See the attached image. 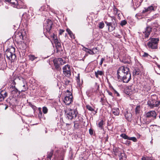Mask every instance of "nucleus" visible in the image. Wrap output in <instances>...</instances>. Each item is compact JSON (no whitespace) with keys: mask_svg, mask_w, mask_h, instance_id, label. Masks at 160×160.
Wrapping results in <instances>:
<instances>
[{"mask_svg":"<svg viewBox=\"0 0 160 160\" xmlns=\"http://www.w3.org/2000/svg\"><path fill=\"white\" fill-rule=\"evenodd\" d=\"M158 68L157 69H160V65H158Z\"/></svg>","mask_w":160,"mask_h":160,"instance_id":"obj_53","label":"nucleus"},{"mask_svg":"<svg viewBox=\"0 0 160 160\" xmlns=\"http://www.w3.org/2000/svg\"><path fill=\"white\" fill-rule=\"evenodd\" d=\"M117 73L118 78L122 80L123 82L128 83L131 79L129 69L126 67H121L118 70Z\"/></svg>","mask_w":160,"mask_h":160,"instance_id":"obj_1","label":"nucleus"},{"mask_svg":"<svg viewBox=\"0 0 160 160\" xmlns=\"http://www.w3.org/2000/svg\"><path fill=\"white\" fill-rule=\"evenodd\" d=\"M103 74V72L102 71H98L97 72H95V75L97 78L98 77V75H102Z\"/></svg>","mask_w":160,"mask_h":160,"instance_id":"obj_25","label":"nucleus"},{"mask_svg":"<svg viewBox=\"0 0 160 160\" xmlns=\"http://www.w3.org/2000/svg\"><path fill=\"white\" fill-rule=\"evenodd\" d=\"M53 62L54 64L55 68L58 70H61V68L60 67V65L59 61H58V58H55L53 59Z\"/></svg>","mask_w":160,"mask_h":160,"instance_id":"obj_15","label":"nucleus"},{"mask_svg":"<svg viewBox=\"0 0 160 160\" xmlns=\"http://www.w3.org/2000/svg\"><path fill=\"white\" fill-rule=\"evenodd\" d=\"M114 94H116L117 96H119V93L114 89L113 90Z\"/></svg>","mask_w":160,"mask_h":160,"instance_id":"obj_44","label":"nucleus"},{"mask_svg":"<svg viewBox=\"0 0 160 160\" xmlns=\"http://www.w3.org/2000/svg\"><path fill=\"white\" fill-rule=\"evenodd\" d=\"M107 92L108 93V95H109L110 96H112V97H114L112 95V93L109 91L108 90L107 91Z\"/></svg>","mask_w":160,"mask_h":160,"instance_id":"obj_43","label":"nucleus"},{"mask_svg":"<svg viewBox=\"0 0 160 160\" xmlns=\"http://www.w3.org/2000/svg\"><path fill=\"white\" fill-rule=\"evenodd\" d=\"M158 25L156 23H153L151 24V26H147L145 28V30L143 32V37L145 39L148 38L152 30H153L155 32L157 31L156 28L158 27Z\"/></svg>","mask_w":160,"mask_h":160,"instance_id":"obj_2","label":"nucleus"},{"mask_svg":"<svg viewBox=\"0 0 160 160\" xmlns=\"http://www.w3.org/2000/svg\"><path fill=\"white\" fill-rule=\"evenodd\" d=\"M6 108H7V107H6L5 109H6Z\"/></svg>","mask_w":160,"mask_h":160,"instance_id":"obj_61","label":"nucleus"},{"mask_svg":"<svg viewBox=\"0 0 160 160\" xmlns=\"http://www.w3.org/2000/svg\"><path fill=\"white\" fill-rule=\"evenodd\" d=\"M38 109L39 110V111L38 114V117L40 118H42V113L41 110V108H39Z\"/></svg>","mask_w":160,"mask_h":160,"instance_id":"obj_33","label":"nucleus"},{"mask_svg":"<svg viewBox=\"0 0 160 160\" xmlns=\"http://www.w3.org/2000/svg\"><path fill=\"white\" fill-rule=\"evenodd\" d=\"M86 108L88 110L91 111H92L94 110V109L89 105H87L86 106Z\"/></svg>","mask_w":160,"mask_h":160,"instance_id":"obj_35","label":"nucleus"},{"mask_svg":"<svg viewBox=\"0 0 160 160\" xmlns=\"http://www.w3.org/2000/svg\"><path fill=\"white\" fill-rule=\"evenodd\" d=\"M29 105H30L31 107L34 110L36 108V107L32 105V104H29Z\"/></svg>","mask_w":160,"mask_h":160,"instance_id":"obj_48","label":"nucleus"},{"mask_svg":"<svg viewBox=\"0 0 160 160\" xmlns=\"http://www.w3.org/2000/svg\"><path fill=\"white\" fill-rule=\"evenodd\" d=\"M8 2H10L14 5H16L18 3L16 0H10Z\"/></svg>","mask_w":160,"mask_h":160,"instance_id":"obj_29","label":"nucleus"},{"mask_svg":"<svg viewBox=\"0 0 160 160\" xmlns=\"http://www.w3.org/2000/svg\"><path fill=\"white\" fill-rule=\"evenodd\" d=\"M142 57L145 58H151V56L148 53L144 52V54L142 55Z\"/></svg>","mask_w":160,"mask_h":160,"instance_id":"obj_31","label":"nucleus"},{"mask_svg":"<svg viewBox=\"0 0 160 160\" xmlns=\"http://www.w3.org/2000/svg\"><path fill=\"white\" fill-rule=\"evenodd\" d=\"M89 133L91 135H92L93 134V130L90 128L89 129Z\"/></svg>","mask_w":160,"mask_h":160,"instance_id":"obj_46","label":"nucleus"},{"mask_svg":"<svg viewBox=\"0 0 160 160\" xmlns=\"http://www.w3.org/2000/svg\"><path fill=\"white\" fill-rule=\"evenodd\" d=\"M23 87H25V85H23Z\"/></svg>","mask_w":160,"mask_h":160,"instance_id":"obj_59","label":"nucleus"},{"mask_svg":"<svg viewBox=\"0 0 160 160\" xmlns=\"http://www.w3.org/2000/svg\"><path fill=\"white\" fill-rule=\"evenodd\" d=\"M120 136L125 139L132 140L135 142H136L137 141V138L135 137H129L125 133H122L120 135Z\"/></svg>","mask_w":160,"mask_h":160,"instance_id":"obj_12","label":"nucleus"},{"mask_svg":"<svg viewBox=\"0 0 160 160\" xmlns=\"http://www.w3.org/2000/svg\"><path fill=\"white\" fill-rule=\"evenodd\" d=\"M128 142V143L129 144L130 143V142H129V141H127Z\"/></svg>","mask_w":160,"mask_h":160,"instance_id":"obj_56","label":"nucleus"},{"mask_svg":"<svg viewBox=\"0 0 160 160\" xmlns=\"http://www.w3.org/2000/svg\"><path fill=\"white\" fill-rule=\"evenodd\" d=\"M157 114L154 111H151L147 112L146 114V117L147 118L152 117L154 119L156 118Z\"/></svg>","mask_w":160,"mask_h":160,"instance_id":"obj_13","label":"nucleus"},{"mask_svg":"<svg viewBox=\"0 0 160 160\" xmlns=\"http://www.w3.org/2000/svg\"><path fill=\"white\" fill-rule=\"evenodd\" d=\"M112 112L114 115L118 116L119 114L120 111L118 108H114L112 109Z\"/></svg>","mask_w":160,"mask_h":160,"instance_id":"obj_20","label":"nucleus"},{"mask_svg":"<svg viewBox=\"0 0 160 160\" xmlns=\"http://www.w3.org/2000/svg\"><path fill=\"white\" fill-rule=\"evenodd\" d=\"M15 38L19 41H22L23 39V36L22 33L21 32H18V33H16L15 35Z\"/></svg>","mask_w":160,"mask_h":160,"instance_id":"obj_19","label":"nucleus"},{"mask_svg":"<svg viewBox=\"0 0 160 160\" xmlns=\"http://www.w3.org/2000/svg\"><path fill=\"white\" fill-rule=\"evenodd\" d=\"M104 60H105V58H101V61H100V63H99V64L100 65H102V64L103 63V61Z\"/></svg>","mask_w":160,"mask_h":160,"instance_id":"obj_42","label":"nucleus"},{"mask_svg":"<svg viewBox=\"0 0 160 160\" xmlns=\"http://www.w3.org/2000/svg\"><path fill=\"white\" fill-rule=\"evenodd\" d=\"M120 36V35H118V36Z\"/></svg>","mask_w":160,"mask_h":160,"instance_id":"obj_62","label":"nucleus"},{"mask_svg":"<svg viewBox=\"0 0 160 160\" xmlns=\"http://www.w3.org/2000/svg\"><path fill=\"white\" fill-rule=\"evenodd\" d=\"M48 109L47 107H44L42 108V112L44 114H46L47 113Z\"/></svg>","mask_w":160,"mask_h":160,"instance_id":"obj_36","label":"nucleus"},{"mask_svg":"<svg viewBox=\"0 0 160 160\" xmlns=\"http://www.w3.org/2000/svg\"><path fill=\"white\" fill-rule=\"evenodd\" d=\"M157 98L156 95H152L147 102L148 105L151 108L157 107L160 104V101H157Z\"/></svg>","mask_w":160,"mask_h":160,"instance_id":"obj_3","label":"nucleus"},{"mask_svg":"<svg viewBox=\"0 0 160 160\" xmlns=\"http://www.w3.org/2000/svg\"><path fill=\"white\" fill-rule=\"evenodd\" d=\"M62 160H63L62 159Z\"/></svg>","mask_w":160,"mask_h":160,"instance_id":"obj_63","label":"nucleus"},{"mask_svg":"<svg viewBox=\"0 0 160 160\" xmlns=\"http://www.w3.org/2000/svg\"><path fill=\"white\" fill-rule=\"evenodd\" d=\"M140 111V107L139 106H137L135 108V112L136 114L139 113Z\"/></svg>","mask_w":160,"mask_h":160,"instance_id":"obj_32","label":"nucleus"},{"mask_svg":"<svg viewBox=\"0 0 160 160\" xmlns=\"http://www.w3.org/2000/svg\"><path fill=\"white\" fill-rule=\"evenodd\" d=\"M53 22L50 19H47L44 24V32L48 33L49 35L52 34V28Z\"/></svg>","mask_w":160,"mask_h":160,"instance_id":"obj_6","label":"nucleus"},{"mask_svg":"<svg viewBox=\"0 0 160 160\" xmlns=\"http://www.w3.org/2000/svg\"><path fill=\"white\" fill-rule=\"evenodd\" d=\"M139 74V72L137 71H136L135 72V74L138 75Z\"/></svg>","mask_w":160,"mask_h":160,"instance_id":"obj_51","label":"nucleus"},{"mask_svg":"<svg viewBox=\"0 0 160 160\" xmlns=\"http://www.w3.org/2000/svg\"><path fill=\"white\" fill-rule=\"evenodd\" d=\"M50 35L54 40V42L55 45H56L57 44H58V43H60V42H59L58 40L57 39L56 37L55 36V34L53 33H52V34H51V35Z\"/></svg>","mask_w":160,"mask_h":160,"instance_id":"obj_21","label":"nucleus"},{"mask_svg":"<svg viewBox=\"0 0 160 160\" xmlns=\"http://www.w3.org/2000/svg\"><path fill=\"white\" fill-rule=\"evenodd\" d=\"M67 92L68 93L65 97L63 102L66 105H69L72 101V93L68 91L67 90Z\"/></svg>","mask_w":160,"mask_h":160,"instance_id":"obj_9","label":"nucleus"},{"mask_svg":"<svg viewBox=\"0 0 160 160\" xmlns=\"http://www.w3.org/2000/svg\"><path fill=\"white\" fill-rule=\"evenodd\" d=\"M119 157L120 160H126V156L124 153H121Z\"/></svg>","mask_w":160,"mask_h":160,"instance_id":"obj_24","label":"nucleus"},{"mask_svg":"<svg viewBox=\"0 0 160 160\" xmlns=\"http://www.w3.org/2000/svg\"><path fill=\"white\" fill-rule=\"evenodd\" d=\"M26 88H24L23 89H22L21 91V92H24L26 90ZM12 94L14 96V94L17 93V92H18L19 94H20L21 92L18 91V89L16 88H14L12 89H10Z\"/></svg>","mask_w":160,"mask_h":160,"instance_id":"obj_17","label":"nucleus"},{"mask_svg":"<svg viewBox=\"0 0 160 160\" xmlns=\"http://www.w3.org/2000/svg\"><path fill=\"white\" fill-rule=\"evenodd\" d=\"M112 22H108L106 21L105 22V23L108 27V30L109 32H111L115 30L117 25L115 19L112 18Z\"/></svg>","mask_w":160,"mask_h":160,"instance_id":"obj_8","label":"nucleus"},{"mask_svg":"<svg viewBox=\"0 0 160 160\" xmlns=\"http://www.w3.org/2000/svg\"><path fill=\"white\" fill-rule=\"evenodd\" d=\"M63 74L66 76L69 77L71 76L70 66L68 65H65L62 68Z\"/></svg>","mask_w":160,"mask_h":160,"instance_id":"obj_11","label":"nucleus"},{"mask_svg":"<svg viewBox=\"0 0 160 160\" xmlns=\"http://www.w3.org/2000/svg\"><path fill=\"white\" fill-rule=\"evenodd\" d=\"M99 88V85H98V89H98V88Z\"/></svg>","mask_w":160,"mask_h":160,"instance_id":"obj_57","label":"nucleus"},{"mask_svg":"<svg viewBox=\"0 0 160 160\" xmlns=\"http://www.w3.org/2000/svg\"><path fill=\"white\" fill-rule=\"evenodd\" d=\"M94 52H95V51L96 52V53L98 51V49H97V50H95L94 51Z\"/></svg>","mask_w":160,"mask_h":160,"instance_id":"obj_55","label":"nucleus"},{"mask_svg":"<svg viewBox=\"0 0 160 160\" xmlns=\"http://www.w3.org/2000/svg\"><path fill=\"white\" fill-rule=\"evenodd\" d=\"M159 118H160V115H159Z\"/></svg>","mask_w":160,"mask_h":160,"instance_id":"obj_60","label":"nucleus"},{"mask_svg":"<svg viewBox=\"0 0 160 160\" xmlns=\"http://www.w3.org/2000/svg\"><path fill=\"white\" fill-rule=\"evenodd\" d=\"M156 72L158 74H160V69H156L155 70Z\"/></svg>","mask_w":160,"mask_h":160,"instance_id":"obj_45","label":"nucleus"},{"mask_svg":"<svg viewBox=\"0 0 160 160\" xmlns=\"http://www.w3.org/2000/svg\"><path fill=\"white\" fill-rule=\"evenodd\" d=\"M65 31L63 29H60L59 31V35H61Z\"/></svg>","mask_w":160,"mask_h":160,"instance_id":"obj_41","label":"nucleus"},{"mask_svg":"<svg viewBox=\"0 0 160 160\" xmlns=\"http://www.w3.org/2000/svg\"><path fill=\"white\" fill-rule=\"evenodd\" d=\"M5 54L7 58L11 60H14L16 58L15 54V48L11 47L5 51Z\"/></svg>","mask_w":160,"mask_h":160,"instance_id":"obj_5","label":"nucleus"},{"mask_svg":"<svg viewBox=\"0 0 160 160\" xmlns=\"http://www.w3.org/2000/svg\"><path fill=\"white\" fill-rule=\"evenodd\" d=\"M16 82L14 81H13L11 83V86L10 88V90L12 89L15 88Z\"/></svg>","mask_w":160,"mask_h":160,"instance_id":"obj_26","label":"nucleus"},{"mask_svg":"<svg viewBox=\"0 0 160 160\" xmlns=\"http://www.w3.org/2000/svg\"><path fill=\"white\" fill-rule=\"evenodd\" d=\"M82 50L86 52L89 53L90 54L93 55L96 53V52L95 51V52L94 51L95 50H97V48H92V50H91L85 47H83L82 48Z\"/></svg>","mask_w":160,"mask_h":160,"instance_id":"obj_14","label":"nucleus"},{"mask_svg":"<svg viewBox=\"0 0 160 160\" xmlns=\"http://www.w3.org/2000/svg\"><path fill=\"white\" fill-rule=\"evenodd\" d=\"M127 21L126 20H122L121 22L120 25L121 26H123L124 25H125L127 24Z\"/></svg>","mask_w":160,"mask_h":160,"instance_id":"obj_37","label":"nucleus"},{"mask_svg":"<svg viewBox=\"0 0 160 160\" xmlns=\"http://www.w3.org/2000/svg\"><path fill=\"white\" fill-rule=\"evenodd\" d=\"M141 1H139L138 0L136 1L135 2L134 6H135L137 8L139 7L141 4Z\"/></svg>","mask_w":160,"mask_h":160,"instance_id":"obj_27","label":"nucleus"},{"mask_svg":"<svg viewBox=\"0 0 160 160\" xmlns=\"http://www.w3.org/2000/svg\"><path fill=\"white\" fill-rule=\"evenodd\" d=\"M109 87L111 89H112L113 90L114 89L113 88L110 83L109 84Z\"/></svg>","mask_w":160,"mask_h":160,"instance_id":"obj_50","label":"nucleus"},{"mask_svg":"<svg viewBox=\"0 0 160 160\" xmlns=\"http://www.w3.org/2000/svg\"><path fill=\"white\" fill-rule=\"evenodd\" d=\"M45 8L44 6H42V7L40 9V10H45Z\"/></svg>","mask_w":160,"mask_h":160,"instance_id":"obj_49","label":"nucleus"},{"mask_svg":"<svg viewBox=\"0 0 160 160\" xmlns=\"http://www.w3.org/2000/svg\"><path fill=\"white\" fill-rule=\"evenodd\" d=\"M66 31L71 38H74L75 37L74 35L69 29L68 28H67L66 29Z\"/></svg>","mask_w":160,"mask_h":160,"instance_id":"obj_22","label":"nucleus"},{"mask_svg":"<svg viewBox=\"0 0 160 160\" xmlns=\"http://www.w3.org/2000/svg\"><path fill=\"white\" fill-rule=\"evenodd\" d=\"M77 82L78 83V84H80V74L78 73V76L77 77Z\"/></svg>","mask_w":160,"mask_h":160,"instance_id":"obj_39","label":"nucleus"},{"mask_svg":"<svg viewBox=\"0 0 160 160\" xmlns=\"http://www.w3.org/2000/svg\"><path fill=\"white\" fill-rule=\"evenodd\" d=\"M113 11L115 15H119V13H118L119 10L116 7H114L113 8Z\"/></svg>","mask_w":160,"mask_h":160,"instance_id":"obj_30","label":"nucleus"},{"mask_svg":"<svg viewBox=\"0 0 160 160\" xmlns=\"http://www.w3.org/2000/svg\"><path fill=\"white\" fill-rule=\"evenodd\" d=\"M104 24L103 22H100L99 24V28L102 29L104 27Z\"/></svg>","mask_w":160,"mask_h":160,"instance_id":"obj_34","label":"nucleus"},{"mask_svg":"<svg viewBox=\"0 0 160 160\" xmlns=\"http://www.w3.org/2000/svg\"><path fill=\"white\" fill-rule=\"evenodd\" d=\"M158 127L159 128H160V127L158 126Z\"/></svg>","mask_w":160,"mask_h":160,"instance_id":"obj_58","label":"nucleus"},{"mask_svg":"<svg viewBox=\"0 0 160 160\" xmlns=\"http://www.w3.org/2000/svg\"><path fill=\"white\" fill-rule=\"evenodd\" d=\"M29 57L30 59L32 61H33L35 58H37L36 57L33 55H29Z\"/></svg>","mask_w":160,"mask_h":160,"instance_id":"obj_38","label":"nucleus"},{"mask_svg":"<svg viewBox=\"0 0 160 160\" xmlns=\"http://www.w3.org/2000/svg\"><path fill=\"white\" fill-rule=\"evenodd\" d=\"M79 126V124L78 123H75L74 122V127L77 128Z\"/></svg>","mask_w":160,"mask_h":160,"instance_id":"obj_47","label":"nucleus"},{"mask_svg":"<svg viewBox=\"0 0 160 160\" xmlns=\"http://www.w3.org/2000/svg\"><path fill=\"white\" fill-rule=\"evenodd\" d=\"M67 118L70 120H72L75 118L78 112L76 109H68L65 112Z\"/></svg>","mask_w":160,"mask_h":160,"instance_id":"obj_7","label":"nucleus"},{"mask_svg":"<svg viewBox=\"0 0 160 160\" xmlns=\"http://www.w3.org/2000/svg\"><path fill=\"white\" fill-rule=\"evenodd\" d=\"M126 119L129 122H131L132 120V115L130 112L126 111L124 115Z\"/></svg>","mask_w":160,"mask_h":160,"instance_id":"obj_16","label":"nucleus"},{"mask_svg":"<svg viewBox=\"0 0 160 160\" xmlns=\"http://www.w3.org/2000/svg\"><path fill=\"white\" fill-rule=\"evenodd\" d=\"M57 49H59L60 48H61V43L60 42L57 44L56 45H55Z\"/></svg>","mask_w":160,"mask_h":160,"instance_id":"obj_40","label":"nucleus"},{"mask_svg":"<svg viewBox=\"0 0 160 160\" xmlns=\"http://www.w3.org/2000/svg\"><path fill=\"white\" fill-rule=\"evenodd\" d=\"M98 127L101 129H102L103 128V121L102 120H101L97 124Z\"/></svg>","mask_w":160,"mask_h":160,"instance_id":"obj_23","label":"nucleus"},{"mask_svg":"<svg viewBox=\"0 0 160 160\" xmlns=\"http://www.w3.org/2000/svg\"><path fill=\"white\" fill-rule=\"evenodd\" d=\"M58 61H59V63L60 65H63L65 63V62L61 58H58Z\"/></svg>","mask_w":160,"mask_h":160,"instance_id":"obj_28","label":"nucleus"},{"mask_svg":"<svg viewBox=\"0 0 160 160\" xmlns=\"http://www.w3.org/2000/svg\"><path fill=\"white\" fill-rule=\"evenodd\" d=\"M150 20H150V19H148L147 20V22H149L150 21Z\"/></svg>","mask_w":160,"mask_h":160,"instance_id":"obj_54","label":"nucleus"},{"mask_svg":"<svg viewBox=\"0 0 160 160\" xmlns=\"http://www.w3.org/2000/svg\"><path fill=\"white\" fill-rule=\"evenodd\" d=\"M159 40L158 38H150L147 44L148 47L152 49H157Z\"/></svg>","mask_w":160,"mask_h":160,"instance_id":"obj_4","label":"nucleus"},{"mask_svg":"<svg viewBox=\"0 0 160 160\" xmlns=\"http://www.w3.org/2000/svg\"><path fill=\"white\" fill-rule=\"evenodd\" d=\"M157 5L156 4H153L149 6L147 8H145L144 10L142 11V13H144L146 12H151L154 11L156 10Z\"/></svg>","mask_w":160,"mask_h":160,"instance_id":"obj_10","label":"nucleus"},{"mask_svg":"<svg viewBox=\"0 0 160 160\" xmlns=\"http://www.w3.org/2000/svg\"><path fill=\"white\" fill-rule=\"evenodd\" d=\"M7 96V93L6 92H0V102H2Z\"/></svg>","mask_w":160,"mask_h":160,"instance_id":"obj_18","label":"nucleus"},{"mask_svg":"<svg viewBox=\"0 0 160 160\" xmlns=\"http://www.w3.org/2000/svg\"><path fill=\"white\" fill-rule=\"evenodd\" d=\"M145 158L144 157H143L142 158V160H145Z\"/></svg>","mask_w":160,"mask_h":160,"instance_id":"obj_52","label":"nucleus"}]
</instances>
